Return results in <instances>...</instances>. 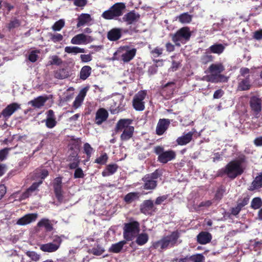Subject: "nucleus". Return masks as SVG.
<instances>
[{
  "label": "nucleus",
  "mask_w": 262,
  "mask_h": 262,
  "mask_svg": "<svg viewBox=\"0 0 262 262\" xmlns=\"http://www.w3.org/2000/svg\"><path fill=\"white\" fill-rule=\"evenodd\" d=\"M156 186V181H146L144 185V189L147 190L154 189Z\"/></svg>",
  "instance_id": "obj_59"
},
{
  "label": "nucleus",
  "mask_w": 262,
  "mask_h": 262,
  "mask_svg": "<svg viewBox=\"0 0 262 262\" xmlns=\"http://www.w3.org/2000/svg\"><path fill=\"white\" fill-rule=\"evenodd\" d=\"M194 132H189L187 134H183V135L179 137L176 140L177 144L179 145H185L190 142Z\"/></svg>",
  "instance_id": "obj_23"
},
{
  "label": "nucleus",
  "mask_w": 262,
  "mask_h": 262,
  "mask_svg": "<svg viewBox=\"0 0 262 262\" xmlns=\"http://www.w3.org/2000/svg\"><path fill=\"white\" fill-rule=\"evenodd\" d=\"M42 181L34 183L25 192H24L20 197L21 200H25L28 198L30 194L34 191L37 187L42 183Z\"/></svg>",
  "instance_id": "obj_33"
},
{
  "label": "nucleus",
  "mask_w": 262,
  "mask_h": 262,
  "mask_svg": "<svg viewBox=\"0 0 262 262\" xmlns=\"http://www.w3.org/2000/svg\"><path fill=\"white\" fill-rule=\"evenodd\" d=\"M51 60L49 61V64L60 66L62 63V59L57 55H53L51 56Z\"/></svg>",
  "instance_id": "obj_51"
},
{
  "label": "nucleus",
  "mask_w": 262,
  "mask_h": 262,
  "mask_svg": "<svg viewBox=\"0 0 262 262\" xmlns=\"http://www.w3.org/2000/svg\"><path fill=\"white\" fill-rule=\"evenodd\" d=\"M146 94L145 91H140L135 95L133 100V105L136 111H142L144 110L145 105L143 100Z\"/></svg>",
  "instance_id": "obj_9"
},
{
  "label": "nucleus",
  "mask_w": 262,
  "mask_h": 262,
  "mask_svg": "<svg viewBox=\"0 0 262 262\" xmlns=\"http://www.w3.org/2000/svg\"><path fill=\"white\" fill-rule=\"evenodd\" d=\"M212 239L210 233L206 231H202L197 235V241L200 244L204 245L209 243Z\"/></svg>",
  "instance_id": "obj_25"
},
{
  "label": "nucleus",
  "mask_w": 262,
  "mask_h": 262,
  "mask_svg": "<svg viewBox=\"0 0 262 262\" xmlns=\"http://www.w3.org/2000/svg\"><path fill=\"white\" fill-rule=\"evenodd\" d=\"M108 158V157L106 153L104 152L99 157H98L95 159V163L100 165H104L106 163Z\"/></svg>",
  "instance_id": "obj_52"
},
{
  "label": "nucleus",
  "mask_w": 262,
  "mask_h": 262,
  "mask_svg": "<svg viewBox=\"0 0 262 262\" xmlns=\"http://www.w3.org/2000/svg\"><path fill=\"white\" fill-rule=\"evenodd\" d=\"M64 51L69 54L74 53L76 54L79 53H84L85 50L83 48H80L76 46H67L64 48Z\"/></svg>",
  "instance_id": "obj_40"
},
{
  "label": "nucleus",
  "mask_w": 262,
  "mask_h": 262,
  "mask_svg": "<svg viewBox=\"0 0 262 262\" xmlns=\"http://www.w3.org/2000/svg\"><path fill=\"white\" fill-rule=\"evenodd\" d=\"M136 52L137 50L135 48L129 49L127 46L121 47L114 54V58L124 62H128L134 58Z\"/></svg>",
  "instance_id": "obj_3"
},
{
  "label": "nucleus",
  "mask_w": 262,
  "mask_h": 262,
  "mask_svg": "<svg viewBox=\"0 0 262 262\" xmlns=\"http://www.w3.org/2000/svg\"><path fill=\"white\" fill-rule=\"evenodd\" d=\"M225 46L221 43H214L209 47L208 50V52L220 55L222 54L225 50Z\"/></svg>",
  "instance_id": "obj_29"
},
{
  "label": "nucleus",
  "mask_w": 262,
  "mask_h": 262,
  "mask_svg": "<svg viewBox=\"0 0 262 262\" xmlns=\"http://www.w3.org/2000/svg\"><path fill=\"white\" fill-rule=\"evenodd\" d=\"M21 25L20 20L17 17H14L12 18L10 22L7 24V28L9 31L19 27Z\"/></svg>",
  "instance_id": "obj_38"
},
{
  "label": "nucleus",
  "mask_w": 262,
  "mask_h": 262,
  "mask_svg": "<svg viewBox=\"0 0 262 262\" xmlns=\"http://www.w3.org/2000/svg\"><path fill=\"white\" fill-rule=\"evenodd\" d=\"M133 121V120L131 119H120L116 124L115 127L116 132H121L128 127H133L130 126Z\"/></svg>",
  "instance_id": "obj_20"
},
{
  "label": "nucleus",
  "mask_w": 262,
  "mask_h": 262,
  "mask_svg": "<svg viewBox=\"0 0 262 262\" xmlns=\"http://www.w3.org/2000/svg\"><path fill=\"white\" fill-rule=\"evenodd\" d=\"M139 195L138 193L137 192H130L127 194L124 197V201L127 203H130L138 199Z\"/></svg>",
  "instance_id": "obj_47"
},
{
  "label": "nucleus",
  "mask_w": 262,
  "mask_h": 262,
  "mask_svg": "<svg viewBox=\"0 0 262 262\" xmlns=\"http://www.w3.org/2000/svg\"><path fill=\"white\" fill-rule=\"evenodd\" d=\"M78 23L77 24V28H79L88 23H89L92 19L91 16L88 13H82L77 18Z\"/></svg>",
  "instance_id": "obj_28"
},
{
  "label": "nucleus",
  "mask_w": 262,
  "mask_h": 262,
  "mask_svg": "<svg viewBox=\"0 0 262 262\" xmlns=\"http://www.w3.org/2000/svg\"><path fill=\"white\" fill-rule=\"evenodd\" d=\"M251 87L250 75H248L245 78L242 79L238 84L237 90L241 91H247Z\"/></svg>",
  "instance_id": "obj_26"
},
{
  "label": "nucleus",
  "mask_w": 262,
  "mask_h": 262,
  "mask_svg": "<svg viewBox=\"0 0 262 262\" xmlns=\"http://www.w3.org/2000/svg\"><path fill=\"white\" fill-rule=\"evenodd\" d=\"M118 168L116 164H110L107 165L105 169L102 171V174L104 177L109 176L113 174Z\"/></svg>",
  "instance_id": "obj_30"
},
{
  "label": "nucleus",
  "mask_w": 262,
  "mask_h": 262,
  "mask_svg": "<svg viewBox=\"0 0 262 262\" xmlns=\"http://www.w3.org/2000/svg\"><path fill=\"white\" fill-rule=\"evenodd\" d=\"M66 161L68 162L67 167L71 170L76 169L80 163V159L77 151H73L67 157Z\"/></svg>",
  "instance_id": "obj_14"
},
{
  "label": "nucleus",
  "mask_w": 262,
  "mask_h": 262,
  "mask_svg": "<svg viewBox=\"0 0 262 262\" xmlns=\"http://www.w3.org/2000/svg\"><path fill=\"white\" fill-rule=\"evenodd\" d=\"M222 170L231 179L235 178L237 176L241 175L244 172L241 162L238 160L230 162Z\"/></svg>",
  "instance_id": "obj_4"
},
{
  "label": "nucleus",
  "mask_w": 262,
  "mask_h": 262,
  "mask_svg": "<svg viewBox=\"0 0 262 262\" xmlns=\"http://www.w3.org/2000/svg\"><path fill=\"white\" fill-rule=\"evenodd\" d=\"M209 72L212 74V75L208 77V81H211L212 82H214V77L215 76H218V77L221 78L224 77L223 75L219 74L223 72L225 70V68L222 63H219L216 64H211L208 68Z\"/></svg>",
  "instance_id": "obj_10"
},
{
  "label": "nucleus",
  "mask_w": 262,
  "mask_h": 262,
  "mask_svg": "<svg viewBox=\"0 0 262 262\" xmlns=\"http://www.w3.org/2000/svg\"><path fill=\"white\" fill-rule=\"evenodd\" d=\"M64 25V20L61 19L56 21L52 26L51 28L54 31H59L63 28Z\"/></svg>",
  "instance_id": "obj_46"
},
{
  "label": "nucleus",
  "mask_w": 262,
  "mask_h": 262,
  "mask_svg": "<svg viewBox=\"0 0 262 262\" xmlns=\"http://www.w3.org/2000/svg\"><path fill=\"white\" fill-rule=\"evenodd\" d=\"M224 192H225V189L223 187H221L220 188H219L215 193L214 199L217 200H221V198H222V196H223Z\"/></svg>",
  "instance_id": "obj_64"
},
{
  "label": "nucleus",
  "mask_w": 262,
  "mask_h": 262,
  "mask_svg": "<svg viewBox=\"0 0 262 262\" xmlns=\"http://www.w3.org/2000/svg\"><path fill=\"white\" fill-rule=\"evenodd\" d=\"M81 143V140L79 138H74V137H72L70 140V149L71 150L74 149L79 150V147Z\"/></svg>",
  "instance_id": "obj_41"
},
{
  "label": "nucleus",
  "mask_w": 262,
  "mask_h": 262,
  "mask_svg": "<svg viewBox=\"0 0 262 262\" xmlns=\"http://www.w3.org/2000/svg\"><path fill=\"white\" fill-rule=\"evenodd\" d=\"M262 100L258 96H253L250 97L249 105L251 110L255 115L259 114L262 110Z\"/></svg>",
  "instance_id": "obj_13"
},
{
  "label": "nucleus",
  "mask_w": 262,
  "mask_h": 262,
  "mask_svg": "<svg viewBox=\"0 0 262 262\" xmlns=\"http://www.w3.org/2000/svg\"><path fill=\"white\" fill-rule=\"evenodd\" d=\"M69 76V72L64 69L62 68L54 71V77L58 79H63Z\"/></svg>",
  "instance_id": "obj_36"
},
{
  "label": "nucleus",
  "mask_w": 262,
  "mask_h": 262,
  "mask_svg": "<svg viewBox=\"0 0 262 262\" xmlns=\"http://www.w3.org/2000/svg\"><path fill=\"white\" fill-rule=\"evenodd\" d=\"M190 260L193 262H204L205 257L202 254H197L189 257Z\"/></svg>",
  "instance_id": "obj_54"
},
{
  "label": "nucleus",
  "mask_w": 262,
  "mask_h": 262,
  "mask_svg": "<svg viewBox=\"0 0 262 262\" xmlns=\"http://www.w3.org/2000/svg\"><path fill=\"white\" fill-rule=\"evenodd\" d=\"M10 149L9 148H5L0 150V161H2L6 159Z\"/></svg>",
  "instance_id": "obj_63"
},
{
  "label": "nucleus",
  "mask_w": 262,
  "mask_h": 262,
  "mask_svg": "<svg viewBox=\"0 0 262 262\" xmlns=\"http://www.w3.org/2000/svg\"><path fill=\"white\" fill-rule=\"evenodd\" d=\"M140 16V15L136 13L135 11H132L125 14L122 17V20L126 22L127 25H132L136 23Z\"/></svg>",
  "instance_id": "obj_18"
},
{
  "label": "nucleus",
  "mask_w": 262,
  "mask_h": 262,
  "mask_svg": "<svg viewBox=\"0 0 262 262\" xmlns=\"http://www.w3.org/2000/svg\"><path fill=\"white\" fill-rule=\"evenodd\" d=\"M191 36V32L190 28L183 27L172 35L171 39L176 46L180 47L181 43L185 44L189 41Z\"/></svg>",
  "instance_id": "obj_2"
},
{
  "label": "nucleus",
  "mask_w": 262,
  "mask_h": 262,
  "mask_svg": "<svg viewBox=\"0 0 262 262\" xmlns=\"http://www.w3.org/2000/svg\"><path fill=\"white\" fill-rule=\"evenodd\" d=\"M176 83L174 82H168L165 84H162L160 89V93L165 99L171 98L175 89Z\"/></svg>",
  "instance_id": "obj_11"
},
{
  "label": "nucleus",
  "mask_w": 262,
  "mask_h": 262,
  "mask_svg": "<svg viewBox=\"0 0 262 262\" xmlns=\"http://www.w3.org/2000/svg\"><path fill=\"white\" fill-rule=\"evenodd\" d=\"M125 5L123 3H117L102 14V17L105 19H113L122 15Z\"/></svg>",
  "instance_id": "obj_5"
},
{
  "label": "nucleus",
  "mask_w": 262,
  "mask_h": 262,
  "mask_svg": "<svg viewBox=\"0 0 262 262\" xmlns=\"http://www.w3.org/2000/svg\"><path fill=\"white\" fill-rule=\"evenodd\" d=\"M88 38L90 39L91 37V36H87L83 33L79 34L72 38L71 42L74 45L84 44L90 42V40H88Z\"/></svg>",
  "instance_id": "obj_24"
},
{
  "label": "nucleus",
  "mask_w": 262,
  "mask_h": 262,
  "mask_svg": "<svg viewBox=\"0 0 262 262\" xmlns=\"http://www.w3.org/2000/svg\"><path fill=\"white\" fill-rule=\"evenodd\" d=\"M126 244L125 241H122L115 244H113L109 249L110 252L119 253L122 250L123 246Z\"/></svg>",
  "instance_id": "obj_37"
},
{
  "label": "nucleus",
  "mask_w": 262,
  "mask_h": 262,
  "mask_svg": "<svg viewBox=\"0 0 262 262\" xmlns=\"http://www.w3.org/2000/svg\"><path fill=\"white\" fill-rule=\"evenodd\" d=\"M84 153L86 155V159L84 160V163L88 162L91 157L92 152L94 151V149L91 147V145L88 143H85L83 145Z\"/></svg>",
  "instance_id": "obj_42"
},
{
  "label": "nucleus",
  "mask_w": 262,
  "mask_h": 262,
  "mask_svg": "<svg viewBox=\"0 0 262 262\" xmlns=\"http://www.w3.org/2000/svg\"><path fill=\"white\" fill-rule=\"evenodd\" d=\"M125 103L124 101V97L122 96L118 101L117 107H115V108L112 107L111 110V113L112 114H117L120 112L125 111Z\"/></svg>",
  "instance_id": "obj_31"
},
{
  "label": "nucleus",
  "mask_w": 262,
  "mask_h": 262,
  "mask_svg": "<svg viewBox=\"0 0 262 262\" xmlns=\"http://www.w3.org/2000/svg\"><path fill=\"white\" fill-rule=\"evenodd\" d=\"M192 15L189 14L187 12L183 13L178 16V19L180 22L183 24H188L192 20Z\"/></svg>",
  "instance_id": "obj_44"
},
{
  "label": "nucleus",
  "mask_w": 262,
  "mask_h": 262,
  "mask_svg": "<svg viewBox=\"0 0 262 262\" xmlns=\"http://www.w3.org/2000/svg\"><path fill=\"white\" fill-rule=\"evenodd\" d=\"M170 123L168 119H160L156 127V133L158 135H162L167 129Z\"/></svg>",
  "instance_id": "obj_15"
},
{
  "label": "nucleus",
  "mask_w": 262,
  "mask_h": 262,
  "mask_svg": "<svg viewBox=\"0 0 262 262\" xmlns=\"http://www.w3.org/2000/svg\"><path fill=\"white\" fill-rule=\"evenodd\" d=\"M104 251L105 250L104 248L99 245H98L96 247L93 248L90 250V252L92 254L96 256L101 255Z\"/></svg>",
  "instance_id": "obj_50"
},
{
  "label": "nucleus",
  "mask_w": 262,
  "mask_h": 262,
  "mask_svg": "<svg viewBox=\"0 0 262 262\" xmlns=\"http://www.w3.org/2000/svg\"><path fill=\"white\" fill-rule=\"evenodd\" d=\"M160 176V171L158 170H156L154 172L147 174L145 177L142 178V180H154L157 179Z\"/></svg>",
  "instance_id": "obj_48"
},
{
  "label": "nucleus",
  "mask_w": 262,
  "mask_h": 262,
  "mask_svg": "<svg viewBox=\"0 0 262 262\" xmlns=\"http://www.w3.org/2000/svg\"><path fill=\"white\" fill-rule=\"evenodd\" d=\"M56 119L47 118L46 119V125L49 128H52L56 125Z\"/></svg>",
  "instance_id": "obj_58"
},
{
  "label": "nucleus",
  "mask_w": 262,
  "mask_h": 262,
  "mask_svg": "<svg viewBox=\"0 0 262 262\" xmlns=\"http://www.w3.org/2000/svg\"><path fill=\"white\" fill-rule=\"evenodd\" d=\"M179 237V233L178 231H173L170 235L163 237L160 240L154 243L153 246L155 249L160 250L173 247L177 244Z\"/></svg>",
  "instance_id": "obj_1"
},
{
  "label": "nucleus",
  "mask_w": 262,
  "mask_h": 262,
  "mask_svg": "<svg viewBox=\"0 0 262 262\" xmlns=\"http://www.w3.org/2000/svg\"><path fill=\"white\" fill-rule=\"evenodd\" d=\"M75 169L74 173V178L75 179L82 178L84 177L83 171L81 168L78 167Z\"/></svg>",
  "instance_id": "obj_62"
},
{
  "label": "nucleus",
  "mask_w": 262,
  "mask_h": 262,
  "mask_svg": "<svg viewBox=\"0 0 262 262\" xmlns=\"http://www.w3.org/2000/svg\"><path fill=\"white\" fill-rule=\"evenodd\" d=\"M53 186L56 198L58 201H61L63 199L61 181H56L54 183Z\"/></svg>",
  "instance_id": "obj_35"
},
{
  "label": "nucleus",
  "mask_w": 262,
  "mask_h": 262,
  "mask_svg": "<svg viewBox=\"0 0 262 262\" xmlns=\"http://www.w3.org/2000/svg\"><path fill=\"white\" fill-rule=\"evenodd\" d=\"M37 225L39 227L43 226L47 231H51L53 229V226L51 222L47 219H43L40 221Z\"/></svg>",
  "instance_id": "obj_43"
},
{
  "label": "nucleus",
  "mask_w": 262,
  "mask_h": 262,
  "mask_svg": "<svg viewBox=\"0 0 262 262\" xmlns=\"http://www.w3.org/2000/svg\"><path fill=\"white\" fill-rule=\"evenodd\" d=\"M140 224L137 221L125 223L123 227V237L126 241H132L139 233Z\"/></svg>",
  "instance_id": "obj_7"
},
{
  "label": "nucleus",
  "mask_w": 262,
  "mask_h": 262,
  "mask_svg": "<svg viewBox=\"0 0 262 262\" xmlns=\"http://www.w3.org/2000/svg\"><path fill=\"white\" fill-rule=\"evenodd\" d=\"M140 211L144 214H150L155 211L154 205L152 201L150 200L144 201L140 205Z\"/></svg>",
  "instance_id": "obj_16"
},
{
  "label": "nucleus",
  "mask_w": 262,
  "mask_h": 262,
  "mask_svg": "<svg viewBox=\"0 0 262 262\" xmlns=\"http://www.w3.org/2000/svg\"><path fill=\"white\" fill-rule=\"evenodd\" d=\"M262 187V181H252L251 186L249 188L250 190L258 189Z\"/></svg>",
  "instance_id": "obj_61"
},
{
  "label": "nucleus",
  "mask_w": 262,
  "mask_h": 262,
  "mask_svg": "<svg viewBox=\"0 0 262 262\" xmlns=\"http://www.w3.org/2000/svg\"><path fill=\"white\" fill-rule=\"evenodd\" d=\"M122 36V29L121 28H115L112 29L107 32V37L110 41H117Z\"/></svg>",
  "instance_id": "obj_22"
},
{
  "label": "nucleus",
  "mask_w": 262,
  "mask_h": 262,
  "mask_svg": "<svg viewBox=\"0 0 262 262\" xmlns=\"http://www.w3.org/2000/svg\"><path fill=\"white\" fill-rule=\"evenodd\" d=\"M49 35L51 40L54 42H60L63 39V35L60 33H49Z\"/></svg>",
  "instance_id": "obj_49"
},
{
  "label": "nucleus",
  "mask_w": 262,
  "mask_h": 262,
  "mask_svg": "<svg viewBox=\"0 0 262 262\" xmlns=\"http://www.w3.org/2000/svg\"><path fill=\"white\" fill-rule=\"evenodd\" d=\"M108 116V112L103 108H100L98 110L96 113L95 123L97 125L101 124L103 122L106 120Z\"/></svg>",
  "instance_id": "obj_19"
},
{
  "label": "nucleus",
  "mask_w": 262,
  "mask_h": 262,
  "mask_svg": "<svg viewBox=\"0 0 262 262\" xmlns=\"http://www.w3.org/2000/svg\"><path fill=\"white\" fill-rule=\"evenodd\" d=\"M83 101V96L78 95L76 97L74 101L73 102V106L75 108H78L81 105Z\"/></svg>",
  "instance_id": "obj_56"
},
{
  "label": "nucleus",
  "mask_w": 262,
  "mask_h": 262,
  "mask_svg": "<svg viewBox=\"0 0 262 262\" xmlns=\"http://www.w3.org/2000/svg\"><path fill=\"white\" fill-rule=\"evenodd\" d=\"M249 201V198L248 196L245 197L242 200H238L237 204V207H238L241 210L246 206Z\"/></svg>",
  "instance_id": "obj_60"
},
{
  "label": "nucleus",
  "mask_w": 262,
  "mask_h": 262,
  "mask_svg": "<svg viewBox=\"0 0 262 262\" xmlns=\"http://www.w3.org/2000/svg\"><path fill=\"white\" fill-rule=\"evenodd\" d=\"M92 73V68L89 66H83L79 73V78L82 80H86L90 75Z\"/></svg>",
  "instance_id": "obj_34"
},
{
  "label": "nucleus",
  "mask_w": 262,
  "mask_h": 262,
  "mask_svg": "<svg viewBox=\"0 0 262 262\" xmlns=\"http://www.w3.org/2000/svg\"><path fill=\"white\" fill-rule=\"evenodd\" d=\"M49 174V171L45 168L40 167L36 169L33 172L34 180H42L47 178Z\"/></svg>",
  "instance_id": "obj_21"
},
{
  "label": "nucleus",
  "mask_w": 262,
  "mask_h": 262,
  "mask_svg": "<svg viewBox=\"0 0 262 262\" xmlns=\"http://www.w3.org/2000/svg\"><path fill=\"white\" fill-rule=\"evenodd\" d=\"M154 152L158 155V161L163 164H166L176 158V154L174 151L169 149L164 151L162 146H157L154 148Z\"/></svg>",
  "instance_id": "obj_6"
},
{
  "label": "nucleus",
  "mask_w": 262,
  "mask_h": 262,
  "mask_svg": "<svg viewBox=\"0 0 262 262\" xmlns=\"http://www.w3.org/2000/svg\"><path fill=\"white\" fill-rule=\"evenodd\" d=\"M62 239L60 236L55 235L53 236V242L40 246V249L46 252H54L57 251L61 244Z\"/></svg>",
  "instance_id": "obj_8"
},
{
  "label": "nucleus",
  "mask_w": 262,
  "mask_h": 262,
  "mask_svg": "<svg viewBox=\"0 0 262 262\" xmlns=\"http://www.w3.org/2000/svg\"><path fill=\"white\" fill-rule=\"evenodd\" d=\"M134 132V127H128L125 128L120 136V139L122 141H127L129 140L133 136Z\"/></svg>",
  "instance_id": "obj_32"
},
{
  "label": "nucleus",
  "mask_w": 262,
  "mask_h": 262,
  "mask_svg": "<svg viewBox=\"0 0 262 262\" xmlns=\"http://www.w3.org/2000/svg\"><path fill=\"white\" fill-rule=\"evenodd\" d=\"M211 53L208 52V50L201 57V62L203 64H207L209 62H212L214 60V57L210 54Z\"/></svg>",
  "instance_id": "obj_39"
},
{
  "label": "nucleus",
  "mask_w": 262,
  "mask_h": 262,
  "mask_svg": "<svg viewBox=\"0 0 262 262\" xmlns=\"http://www.w3.org/2000/svg\"><path fill=\"white\" fill-rule=\"evenodd\" d=\"M163 51V48L157 47L150 51V54L154 57H158L162 54Z\"/></svg>",
  "instance_id": "obj_55"
},
{
  "label": "nucleus",
  "mask_w": 262,
  "mask_h": 262,
  "mask_svg": "<svg viewBox=\"0 0 262 262\" xmlns=\"http://www.w3.org/2000/svg\"><path fill=\"white\" fill-rule=\"evenodd\" d=\"M47 99L48 98L47 97L40 96L30 101L29 104H31L34 107L40 108L45 105Z\"/></svg>",
  "instance_id": "obj_27"
},
{
  "label": "nucleus",
  "mask_w": 262,
  "mask_h": 262,
  "mask_svg": "<svg viewBox=\"0 0 262 262\" xmlns=\"http://www.w3.org/2000/svg\"><path fill=\"white\" fill-rule=\"evenodd\" d=\"M148 240V235L146 233H142L139 234L136 239V242L138 245L145 244Z\"/></svg>",
  "instance_id": "obj_45"
},
{
  "label": "nucleus",
  "mask_w": 262,
  "mask_h": 262,
  "mask_svg": "<svg viewBox=\"0 0 262 262\" xmlns=\"http://www.w3.org/2000/svg\"><path fill=\"white\" fill-rule=\"evenodd\" d=\"M262 206V201L260 198H255L251 202V207L254 209H257Z\"/></svg>",
  "instance_id": "obj_53"
},
{
  "label": "nucleus",
  "mask_w": 262,
  "mask_h": 262,
  "mask_svg": "<svg viewBox=\"0 0 262 262\" xmlns=\"http://www.w3.org/2000/svg\"><path fill=\"white\" fill-rule=\"evenodd\" d=\"M26 255L33 261H38L40 259V255L34 251H28Z\"/></svg>",
  "instance_id": "obj_57"
},
{
  "label": "nucleus",
  "mask_w": 262,
  "mask_h": 262,
  "mask_svg": "<svg viewBox=\"0 0 262 262\" xmlns=\"http://www.w3.org/2000/svg\"><path fill=\"white\" fill-rule=\"evenodd\" d=\"M37 217V213H29L19 219L16 224L24 226L34 222Z\"/></svg>",
  "instance_id": "obj_17"
},
{
  "label": "nucleus",
  "mask_w": 262,
  "mask_h": 262,
  "mask_svg": "<svg viewBox=\"0 0 262 262\" xmlns=\"http://www.w3.org/2000/svg\"><path fill=\"white\" fill-rule=\"evenodd\" d=\"M21 108L20 104L16 102H13L8 104L1 113L5 121L8 119L18 110Z\"/></svg>",
  "instance_id": "obj_12"
}]
</instances>
